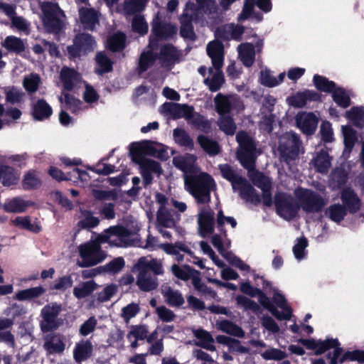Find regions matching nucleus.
Instances as JSON below:
<instances>
[{
	"label": "nucleus",
	"mask_w": 364,
	"mask_h": 364,
	"mask_svg": "<svg viewBox=\"0 0 364 364\" xmlns=\"http://www.w3.org/2000/svg\"><path fill=\"white\" fill-rule=\"evenodd\" d=\"M193 335L198 339L196 344L206 350L214 351L215 347L214 346V340L210 333L203 329H197L193 331Z\"/></svg>",
	"instance_id": "obj_37"
},
{
	"label": "nucleus",
	"mask_w": 364,
	"mask_h": 364,
	"mask_svg": "<svg viewBox=\"0 0 364 364\" xmlns=\"http://www.w3.org/2000/svg\"><path fill=\"white\" fill-rule=\"evenodd\" d=\"M1 46L8 51L21 53L26 50V41L14 36H9L1 42Z\"/></svg>",
	"instance_id": "obj_33"
},
{
	"label": "nucleus",
	"mask_w": 364,
	"mask_h": 364,
	"mask_svg": "<svg viewBox=\"0 0 364 364\" xmlns=\"http://www.w3.org/2000/svg\"><path fill=\"white\" fill-rule=\"evenodd\" d=\"M345 149L343 155H348L357 140L355 131L350 126H342Z\"/></svg>",
	"instance_id": "obj_46"
},
{
	"label": "nucleus",
	"mask_w": 364,
	"mask_h": 364,
	"mask_svg": "<svg viewBox=\"0 0 364 364\" xmlns=\"http://www.w3.org/2000/svg\"><path fill=\"white\" fill-rule=\"evenodd\" d=\"M173 135L175 141L180 146H185L189 149H192L193 148V140L183 129H175L173 130Z\"/></svg>",
	"instance_id": "obj_49"
},
{
	"label": "nucleus",
	"mask_w": 364,
	"mask_h": 364,
	"mask_svg": "<svg viewBox=\"0 0 364 364\" xmlns=\"http://www.w3.org/2000/svg\"><path fill=\"white\" fill-rule=\"evenodd\" d=\"M148 0H127L124 2V9L127 14H132L142 10Z\"/></svg>",
	"instance_id": "obj_62"
},
{
	"label": "nucleus",
	"mask_w": 364,
	"mask_h": 364,
	"mask_svg": "<svg viewBox=\"0 0 364 364\" xmlns=\"http://www.w3.org/2000/svg\"><path fill=\"white\" fill-rule=\"evenodd\" d=\"M101 242L98 235L93 240H90L78 247L80 256L82 259L80 267H91L102 262L106 257L105 252L101 250Z\"/></svg>",
	"instance_id": "obj_7"
},
{
	"label": "nucleus",
	"mask_w": 364,
	"mask_h": 364,
	"mask_svg": "<svg viewBox=\"0 0 364 364\" xmlns=\"http://www.w3.org/2000/svg\"><path fill=\"white\" fill-rule=\"evenodd\" d=\"M139 309L137 304L131 303L122 309L121 316L126 323H129L139 313Z\"/></svg>",
	"instance_id": "obj_64"
},
{
	"label": "nucleus",
	"mask_w": 364,
	"mask_h": 364,
	"mask_svg": "<svg viewBox=\"0 0 364 364\" xmlns=\"http://www.w3.org/2000/svg\"><path fill=\"white\" fill-rule=\"evenodd\" d=\"M60 80L65 89L70 90L80 81V76L74 69L64 67L60 71Z\"/></svg>",
	"instance_id": "obj_30"
},
{
	"label": "nucleus",
	"mask_w": 364,
	"mask_h": 364,
	"mask_svg": "<svg viewBox=\"0 0 364 364\" xmlns=\"http://www.w3.org/2000/svg\"><path fill=\"white\" fill-rule=\"evenodd\" d=\"M274 205L277 214L287 220L296 216L299 208L291 196L281 192L275 194Z\"/></svg>",
	"instance_id": "obj_11"
},
{
	"label": "nucleus",
	"mask_w": 364,
	"mask_h": 364,
	"mask_svg": "<svg viewBox=\"0 0 364 364\" xmlns=\"http://www.w3.org/2000/svg\"><path fill=\"white\" fill-rule=\"evenodd\" d=\"M296 122L297 127L306 134H312L318 125V118L311 112L298 113Z\"/></svg>",
	"instance_id": "obj_20"
},
{
	"label": "nucleus",
	"mask_w": 364,
	"mask_h": 364,
	"mask_svg": "<svg viewBox=\"0 0 364 364\" xmlns=\"http://www.w3.org/2000/svg\"><path fill=\"white\" fill-rule=\"evenodd\" d=\"M236 139L239 144L237 156L244 168L248 170V177L253 184L262 191V199L264 205H272L271 193V181L262 173L255 169V161L259 153L252 139L245 132L237 134Z\"/></svg>",
	"instance_id": "obj_1"
},
{
	"label": "nucleus",
	"mask_w": 364,
	"mask_h": 364,
	"mask_svg": "<svg viewBox=\"0 0 364 364\" xmlns=\"http://www.w3.org/2000/svg\"><path fill=\"white\" fill-rule=\"evenodd\" d=\"M149 50L147 52H144L141 53V57L139 58V70L140 73L146 70L154 63V55L153 51L155 49V47H153V49L149 46Z\"/></svg>",
	"instance_id": "obj_55"
},
{
	"label": "nucleus",
	"mask_w": 364,
	"mask_h": 364,
	"mask_svg": "<svg viewBox=\"0 0 364 364\" xmlns=\"http://www.w3.org/2000/svg\"><path fill=\"white\" fill-rule=\"evenodd\" d=\"M125 36L122 33H117L107 40L109 48L113 51L122 50L124 47Z\"/></svg>",
	"instance_id": "obj_57"
},
{
	"label": "nucleus",
	"mask_w": 364,
	"mask_h": 364,
	"mask_svg": "<svg viewBox=\"0 0 364 364\" xmlns=\"http://www.w3.org/2000/svg\"><path fill=\"white\" fill-rule=\"evenodd\" d=\"M176 222L171 212L166 207H159L156 215V226L173 228Z\"/></svg>",
	"instance_id": "obj_39"
},
{
	"label": "nucleus",
	"mask_w": 364,
	"mask_h": 364,
	"mask_svg": "<svg viewBox=\"0 0 364 364\" xmlns=\"http://www.w3.org/2000/svg\"><path fill=\"white\" fill-rule=\"evenodd\" d=\"M97 287V284L92 280L84 282L74 287L73 294L77 299H80L90 296Z\"/></svg>",
	"instance_id": "obj_40"
},
{
	"label": "nucleus",
	"mask_w": 364,
	"mask_h": 364,
	"mask_svg": "<svg viewBox=\"0 0 364 364\" xmlns=\"http://www.w3.org/2000/svg\"><path fill=\"white\" fill-rule=\"evenodd\" d=\"M46 292V289L38 286L18 291L15 295V299L18 301L30 300L41 296Z\"/></svg>",
	"instance_id": "obj_43"
},
{
	"label": "nucleus",
	"mask_w": 364,
	"mask_h": 364,
	"mask_svg": "<svg viewBox=\"0 0 364 364\" xmlns=\"http://www.w3.org/2000/svg\"><path fill=\"white\" fill-rule=\"evenodd\" d=\"M294 195L299 206L306 213H318L326 203L318 193L309 189L296 188Z\"/></svg>",
	"instance_id": "obj_8"
},
{
	"label": "nucleus",
	"mask_w": 364,
	"mask_h": 364,
	"mask_svg": "<svg viewBox=\"0 0 364 364\" xmlns=\"http://www.w3.org/2000/svg\"><path fill=\"white\" fill-rule=\"evenodd\" d=\"M312 164L317 171L327 173L331 164L328 153L323 149L321 150L312 160Z\"/></svg>",
	"instance_id": "obj_38"
},
{
	"label": "nucleus",
	"mask_w": 364,
	"mask_h": 364,
	"mask_svg": "<svg viewBox=\"0 0 364 364\" xmlns=\"http://www.w3.org/2000/svg\"><path fill=\"white\" fill-rule=\"evenodd\" d=\"M243 33V26L230 23L220 28L218 30L217 35L223 39H239Z\"/></svg>",
	"instance_id": "obj_31"
},
{
	"label": "nucleus",
	"mask_w": 364,
	"mask_h": 364,
	"mask_svg": "<svg viewBox=\"0 0 364 364\" xmlns=\"http://www.w3.org/2000/svg\"><path fill=\"white\" fill-rule=\"evenodd\" d=\"M62 310L60 304L50 303L46 305L41 311L42 320L40 326L43 332L56 329L60 324L58 316Z\"/></svg>",
	"instance_id": "obj_10"
},
{
	"label": "nucleus",
	"mask_w": 364,
	"mask_h": 364,
	"mask_svg": "<svg viewBox=\"0 0 364 364\" xmlns=\"http://www.w3.org/2000/svg\"><path fill=\"white\" fill-rule=\"evenodd\" d=\"M240 60L246 67L251 66L255 60V51L252 44L250 43H241L237 47Z\"/></svg>",
	"instance_id": "obj_32"
},
{
	"label": "nucleus",
	"mask_w": 364,
	"mask_h": 364,
	"mask_svg": "<svg viewBox=\"0 0 364 364\" xmlns=\"http://www.w3.org/2000/svg\"><path fill=\"white\" fill-rule=\"evenodd\" d=\"M173 165L186 175H193L200 171L196 164V157L192 154L177 156L173 159Z\"/></svg>",
	"instance_id": "obj_18"
},
{
	"label": "nucleus",
	"mask_w": 364,
	"mask_h": 364,
	"mask_svg": "<svg viewBox=\"0 0 364 364\" xmlns=\"http://www.w3.org/2000/svg\"><path fill=\"white\" fill-rule=\"evenodd\" d=\"M258 296L259 302L268 311H269L272 315L279 320H289L291 318V313L287 309L285 312H280L270 302L269 298L266 296L259 289V293L257 295Z\"/></svg>",
	"instance_id": "obj_29"
},
{
	"label": "nucleus",
	"mask_w": 364,
	"mask_h": 364,
	"mask_svg": "<svg viewBox=\"0 0 364 364\" xmlns=\"http://www.w3.org/2000/svg\"><path fill=\"white\" fill-rule=\"evenodd\" d=\"M198 142L203 149L210 156H215L220 152V146L218 142L206 136H198Z\"/></svg>",
	"instance_id": "obj_45"
},
{
	"label": "nucleus",
	"mask_w": 364,
	"mask_h": 364,
	"mask_svg": "<svg viewBox=\"0 0 364 364\" xmlns=\"http://www.w3.org/2000/svg\"><path fill=\"white\" fill-rule=\"evenodd\" d=\"M35 205V202L16 196L6 199L1 207L5 212L9 213H22L26 212L28 208Z\"/></svg>",
	"instance_id": "obj_17"
},
{
	"label": "nucleus",
	"mask_w": 364,
	"mask_h": 364,
	"mask_svg": "<svg viewBox=\"0 0 364 364\" xmlns=\"http://www.w3.org/2000/svg\"><path fill=\"white\" fill-rule=\"evenodd\" d=\"M196 4H186L184 12L181 16V34L183 38L193 39L194 37L192 21H198L216 12L215 0H196Z\"/></svg>",
	"instance_id": "obj_2"
},
{
	"label": "nucleus",
	"mask_w": 364,
	"mask_h": 364,
	"mask_svg": "<svg viewBox=\"0 0 364 364\" xmlns=\"http://www.w3.org/2000/svg\"><path fill=\"white\" fill-rule=\"evenodd\" d=\"M43 348L48 354L62 353L65 348L63 337L60 334H53L45 338Z\"/></svg>",
	"instance_id": "obj_26"
},
{
	"label": "nucleus",
	"mask_w": 364,
	"mask_h": 364,
	"mask_svg": "<svg viewBox=\"0 0 364 364\" xmlns=\"http://www.w3.org/2000/svg\"><path fill=\"white\" fill-rule=\"evenodd\" d=\"M221 68H210V73L212 74L211 78L205 79V83L208 85L209 89L215 92L218 90L224 82L223 75L220 70Z\"/></svg>",
	"instance_id": "obj_41"
},
{
	"label": "nucleus",
	"mask_w": 364,
	"mask_h": 364,
	"mask_svg": "<svg viewBox=\"0 0 364 364\" xmlns=\"http://www.w3.org/2000/svg\"><path fill=\"white\" fill-rule=\"evenodd\" d=\"M41 82V78L37 74H30L24 77L23 87L30 92H34L37 90Z\"/></svg>",
	"instance_id": "obj_61"
},
{
	"label": "nucleus",
	"mask_w": 364,
	"mask_h": 364,
	"mask_svg": "<svg viewBox=\"0 0 364 364\" xmlns=\"http://www.w3.org/2000/svg\"><path fill=\"white\" fill-rule=\"evenodd\" d=\"M52 113L51 107L44 100H38L33 105L32 114L36 120L47 119Z\"/></svg>",
	"instance_id": "obj_35"
},
{
	"label": "nucleus",
	"mask_w": 364,
	"mask_h": 364,
	"mask_svg": "<svg viewBox=\"0 0 364 364\" xmlns=\"http://www.w3.org/2000/svg\"><path fill=\"white\" fill-rule=\"evenodd\" d=\"M129 151L133 161L138 164L149 160L146 156H154L161 160H166L168 157V152L162 144L151 141L132 143Z\"/></svg>",
	"instance_id": "obj_5"
},
{
	"label": "nucleus",
	"mask_w": 364,
	"mask_h": 364,
	"mask_svg": "<svg viewBox=\"0 0 364 364\" xmlns=\"http://www.w3.org/2000/svg\"><path fill=\"white\" fill-rule=\"evenodd\" d=\"M185 190L188 192L198 203H208L210 201V193L216 187L213 177L205 172L183 176Z\"/></svg>",
	"instance_id": "obj_3"
},
{
	"label": "nucleus",
	"mask_w": 364,
	"mask_h": 364,
	"mask_svg": "<svg viewBox=\"0 0 364 364\" xmlns=\"http://www.w3.org/2000/svg\"><path fill=\"white\" fill-rule=\"evenodd\" d=\"M171 272L177 278L184 281L191 279L193 274L196 273V270L188 265L180 267L177 264L172 265Z\"/></svg>",
	"instance_id": "obj_53"
},
{
	"label": "nucleus",
	"mask_w": 364,
	"mask_h": 364,
	"mask_svg": "<svg viewBox=\"0 0 364 364\" xmlns=\"http://www.w3.org/2000/svg\"><path fill=\"white\" fill-rule=\"evenodd\" d=\"M218 328L228 334L242 338L245 336L244 331L231 321L223 320L216 323Z\"/></svg>",
	"instance_id": "obj_42"
},
{
	"label": "nucleus",
	"mask_w": 364,
	"mask_h": 364,
	"mask_svg": "<svg viewBox=\"0 0 364 364\" xmlns=\"http://www.w3.org/2000/svg\"><path fill=\"white\" fill-rule=\"evenodd\" d=\"M96 62L97 65L96 70L99 74L107 73L112 70V63L104 53L100 52L97 53Z\"/></svg>",
	"instance_id": "obj_52"
},
{
	"label": "nucleus",
	"mask_w": 364,
	"mask_h": 364,
	"mask_svg": "<svg viewBox=\"0 0 364 364\" xmlns=\"http://www.w3.org/2000/svg\"><path fill=\"white\" fill-rule=\"evenodd\" d=\"M341 199L345 206L350 212H355L360 208V200L357 195L350 188H345L341 193Z\"/></svg>",
	"instance_id": "obj_36"
},
{
	"label": "nucleus",
	"mask_w": 364,
	"mask_h": 364,
	"mask_svg": "<svg viewBox=\"0 0 364 364\" xmlns=\"http://www.w3.org/2000/svg\"><path fill=\"white\" fill-rule=\"evenodd\" d=\"M99 222V219L94 216L92 213L85 210L82 212L81 219L78 225L82 228H92L98 225Z\"/></svg>",
	"instance_id": "obj_58"
},
{
	"label": "nucleus",
	"mask_w": 364,
	"mask_h": 364,
	"mask_svg": "<svg viewBox=\"0 0 364 364\" xmlns=\"http://www.w3.org/2000/svg\"><path fill=\"white\" fill-rule=\"evenodd\" d=\"M329 218L335 223H340L346 214V209L341 204H333L326 210Z\"/></svg>",
	"instance_id": "obj_51"
},
{
	"label": "nucleus",
	"mask_w": 364,
	"mask_h": 364,
	"mask_svg": "<svg viewBox=\"0 0 364 364\" xmlns=\"http://www.w3.org/2000/svg\"><path fill=\"white\" fill-rule=\"evenodd\" d=\"M18 181V177L14 173L12 168L0 165V183L4 186H11L16 184Z\"/></svg>",
	"instance_id": "obj_48"
},
{
	"label": "nucleus",
	"mask_w": 364,
	"mask_h": 364,
	"mask_svg": "<svg viewBox=\"0 0 364 364\" xmlns=\"http://www.w3.org/2000/svg\"><path fill=\"white\" fill-rule=\"evenodd\" d=\"M346 117L351 120L356 126L364 125V108L353 107L346 112Z\"/></svg>",
	"instance_id": "obj_56"
},
{
	"label": "nucleus",
	"mask_w": 364,
	"mask_h": 364,
	"mask_svg": "<svg viewBox=\"0 0 364 364\" xmlns=\"http://www.w3.org/2000/svg\"><path fill=\"white\" fill-rule=\"evenodd\" d=\"M318 98L319 95L318 93L310 90H305L302 92H297L289 97L287 102L289 105L294 107H302L306 105L307 101H316L318 100Z\"/></svg>",
	"instance_id": "obj_28"
},
{
	"label": "nucleus",
	"mask_w": 364,
	"mask_h": 364,
	"mask_svg": "<svg viewBox=\"0 0 364 364\" xmlns=\"http://www.w3.org/2000/svg\"><path fill=\"white\" fill-rule=\"evenodd\" d=\"M42 11L41 21L45 29L49 33H58L63 27L65 16L58 4L44 1L40 5Z\"/></svg>",
	"instance_id": "obj_6"
},
{
	"label": "nucleus",
	"mask_w": 364,
	"mask_h": 364,
	"mask_svg": "<svg viewBox=\"0 0 364 364\" xmlns=\"http://www.w3.org/2000/svg\"><path fill=\"white\" fill-rule=\"evenodd\" d=\"M314 82L316 88L322 92H333L336 88V85L333 81L318 75L314 76Z\"/></svg>",
	"instance_id": "obj_54"
},
{
	"label": "nucleus",
	"mask_w": 364,
	"mask_h": 364,
	"mask_svg": "<svg viewBox=\"0 0 364 364\" xmlns=\"http://www.w3.org/2000/svg\"><path fill=\"white\" fill-rule=\"evenodd\" d=\"M220 129L226 134L233 135L236 131V124L229 116H221L218 119Z\"/></svg>",
	"instance_id": "obj_59"
},
{
	"label": "nucleus",
	"mask_w": 364,
	"mask_h": 364,
	"mask_svg": "<svg viewBox=\"0 0 364 364\" xmlns=\"http://www.w3.org/2000/svg\"><path fill=\"white\" fill-rule=\"evenodd\" d=\"M215 103L217 112L221 115L229 113L232 109L242 108L241 101L236 95L225 96L218 94L215 97Z\"/></svg>",
	"instance_id": "obj_16"
},
{
	"label": "nucleus",
	"mask_w": 364,
	"mask_h": 364,
	"mask_svg": "<svg viewBox=\"0 0 364 364\" xmlns=\"http://www.w3.org/2000/svg\"><path fill=\"white\" fill-rule=\"evenodd\" d=\"M80 22L87 29L92 30L98 25L99 14L94 9L82 6L79 9Z\"/></svg>",
	"instance_id": "obj_25"
},
{
	"label": "nucleus",
	"mask_w": 364,
	"mask_h": 364,
	"mask_svg": "<svg viewBox=\"0 0 364 364\" xmlns=\"http://www.w3.org/2000/svg\"><path fill=\"white\" fill-rule=\"evenodd\" d=\"M207 53L212 60L214 68H221L223 65L224 53L223 45L218 41L210 42L206 48Z\"/></svg>",
	"instance_id": "obj_24"
},
{
	"label": "nucleus",
	"mask_w": 364,
	"mask_h": 364,
	"mask_svg": "<svg viewBox=\"0 0 364 364\" xmlns=\"http://www.w3.org/2000/svg\"><path fill=\"white\" fill-rule=\"evenodd\" d=\"M95 44L90 35L81 33L76 36L73 45L69 46L68 50L72 57H78L93 50Z\"/></svg>",
	"instance_id": "obj_14"
},
{
	"label": "nucleus",
	"mask_w": 364,
	"mask_h": 364,
	"mask_svg": "<svg viewBox=\"0 0 364 364\" xmlns=\"http://www.w3.org/2000/svg\"><path fill=\"white\" fill-rule=\"evenodd\" d=\"M306 345L310 349L315 350L316 354L319 355L324 353L329 348H333V355L331 359V364H336L337 359L341 354V348L338 346V341L336 339H327L325 341L308 340Z\"/></svg>",
	"instance_id": "obj_15"
},
{
	"label": "nucleus",
	"mask_w": 364,
	"mask_h": 364,
	"mask_svg": "<svg viewBox=\"0 0 364 364\" xmlns=\"http://www.w3.org/2000/svg\"><path fill=\"white\" fill-rule=\"evenodd\" d=\"M279 149L282 156L287 161L294 159L300 151V141L298 136L292 132L283 135L279 140Z\"/></svg>",
	"instance_id": "obj_12"
},
{
	"label": "nucleus",
	"mask_w": 364,
	"mask_h": 364,
	"mask_svg": "<svg viewBox=\"0 0 364 364\" xmlns=\"http://www.w3.org/2000/svg\"><path fill=\"white\" fill-rule=\"evenodd\" d=\"M139 165L144 186H147L152 182L154 174L159 176L163 172L160 164L151 159L141 162Z\"/></svg>",
	"instance_id": "obj_21"
},
{
	"label": "nucleus",
	"mask_w": 364,
	"mask_h": 364,
	"mask_svg": "<svg viewBox=\"0 0 364 364\" xmlns=\"http://www.w3.org/2000/svg\"><path fill=\"white\" fill-rule=\"evenodd\" d=\"M41 181L38 173L35 171H28L23 176L22 186L24 190L37 188L41 186Z\"/></svg>",
	"instance_id": "obj_47"
},
{
	"label": "nucleus",
	"mask_w": 364,
	"mask_h": 364,
	"mask_svg": "<svg viewBox=\"0 0 364 364\" xmlns=\"http://www.w3.org/2000/svg\"><path fill=\"white\" fill-rule=\"evenodd\" d=\"M130 232L124 228L114 226L105 230L98 235V240L103 243H109L110 246L127 247L132 244Z\"/></svg>",
	"instance_id": "obj_9"
},
{
	"label": "nucleus",
	"mask_w": 364,
	"mask_h": 364,
	"mask_svg": "<svg viewBox=\"0 0 364 364\" xmlns=\"http://www.w3.org/2000/svg\"><path fill=\"white\" fill-rule=\"evenodd\" d=\"M92 353V343L88 341H81L74 348L73 357L77 362H82L90 358Z\"/></svg>",
	"instance_id": "obj_34"
},
{
	"label": "nucleus",
	"mask_w": 364,
	"mask_h": 364,
	"mask_svg": "<svg viewBox=\"0 0 364 364\" xmlns=\"http://www.w3.org/2000/svg\"><path fill=\"white\" fill-rule=\"evenodd\" d=\"M218 168L223 177L231 183L233 191L238 192L242 198L254 203L260 201L255 188L232 166L225 164L219 165Z\"/></svg>",
	"instance_id": "obj_4"
},
{
	"label": "nucleus",
	"mask_w": 364,
	"mask_h": 364,
	"mask_svg": "<svg viewBox=\"0 0 364 364\" xmlns=\"http://www.w3.org/2000/svg\"><path fill=\"white\" fill-rule=\"evenodd\" d=\"M199 275V272L196 270V273L193 274V275L191 277L192 280V284L195 289L202 294H208L211 298H215L216 296V293L214 291L209 289L206 285H205L202 282Z\"/></svg>",
	"instance_id": "obj_50"
},
{
	"label": "nucleus",
	"mask_w": 364,
	"mask_h": 364,
	"mask_svg": "<svg viewBox=\"0 0 364 364\" xmlns=\"http://www.w3.org/2000/svg\"><path fill=\"white\" fill-rule=\"evenodd\" d=\"M152 31L153 35L150 38L149 46L153 49V47L156 46L157 40L173 36L176 33V29L171 24L156 23L153 26Z\"/></svg>",
	"instance_id": "obj_23"
},
{
	"label": "nucleus",
	"mask_w": 364,
	"mask_h": 364,
	"mask_svg": "<svg viewBox=\"0 0 364 364\" xmlns=\"http://www.w3.org/2000/svg\"><path fill=\"white\" fill-rule=\"evenodd\" d=\"M198 232L202 237H206L214 232V212L209 208L199 210L197 218Z\"/></svg>",
	"instance_id": "obj_13"
},
{
	"label": "nucleus",
	"mask_w": 364,
	"mask_h": 364,
	"mask_svg": "<svg viewBox=\"0 0 364 364\" xmlns=\"http://www.w3.org/2000/svg\"><path fill=\"white\" fill-rule=\"evenodd\" d=\"M332 97L335 102L343 108L348 107L350 105L348 95L341 88H335Z\"/></svg>",
	"instance_id": "obj_63"
},
{
	"label": "nucleus",
	"mask_w": 364,
	"mask_h": 364,
	"mask_svg": "<svg viewBox=\"0 0 364 364\" xmlns=\"http://www.w3.org/2000/svg\"><path fill=\"white\" fill-rule=\"evenodd\" d=\"M11 223L21 229L27 230L33 232L41 230V227L36 223H32L29 216H17L11 221Z\"/></svg>",
	"instance_id": "obj_44"
},
{
	"label": "nucleus",
	"mask_w": 364,
	"mask_h": 364,
	"mask_svg": "<svg viewBox=\"0 0 364 364\" xmlns=\"http://www.w3.org/2000/svg\"><path fill=\"white\" fill-rule=\"evenodd\" d=\"M137 272L136 284L143 291L149 292L155 290L158 286V279L153 276L151 272H146L144 269H134Z\"/></svg>",
	"instance_id": "obj_19"
},
{
	"label": "nucleus",
	"mask_w": 364,
	"mask_h": 364,
	"mask_svg": "<svg viewBox=\"0 0 364 364\" xmlns=\"http://www.w3.org/2000/svg\"><path fill=\"white\" fill-rule=\"evenodd\" d=\"M134 269H144L146 272H152L154 275L164 274L161 262L146 257L139 258L136 264H134Z\"/></svg>",
	"instance_id": "obj_27"
},
{
	"label": "nucleus",
	"mask_w": 364,
	"mask_h": 364,
	"mask_svg": "<svg viewBox=\"0 0 364 364\" xmlns=\"http://www.w3.org/2000/svg\"><path fill=\"white\" fill-rule=\"evenodd\" d=\"M237 304L239 307L244 309L245 310H251L255 313H257L260 310L259 306L254 301L249 298L238 295L236 297Z\"/></svg>",
	"instance_id": "obj_60"
},
{
	"label": "nucleus",
	"mask_w": 364,
	"mask_h": 364,
	"mask_svg": "<svg viewBox=\"0 0 364 364\" xmlns=\"http://www.w3.org/2000/svg\"><path fill=\"white\" fill-rule=\"evenodd\" d=\"M161 293L164 298L165 302L172 307L181 306L185 302L182 294L168 284H163L161 286Z\"/></svg>",
	"instance_id": "obj_22"
}]
</instances>
